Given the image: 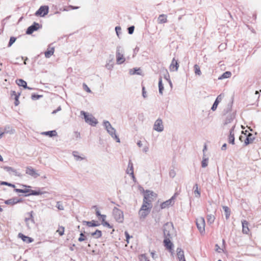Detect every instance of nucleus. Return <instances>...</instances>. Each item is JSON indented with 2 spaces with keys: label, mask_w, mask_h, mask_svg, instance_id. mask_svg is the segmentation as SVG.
Returning a JSON list of instances; mask_svg holds the SVG:
<instances>
[{
  "label": "nucleus",
  "mask_w": 261,
  "mask_h": 261,
  "mask_svg": "<svg viewBox=\"0 0 261 261\" xmlns=\"http://www.w3.org/2000/svg\"><path fill=\"white\" fill-rule=\"evenodd\" d=\"M103 124L105 129L107 130V132L109 134V135L113 138L115 139L117 142H120V139L116 134V129L113 127H112L109 121L104 120L103 122Z\"/></svg>",
  "instance_id": "f257e3e1"
},
{
  "label": "nucleus",
  "mask_w": 261,
  "mask_h": 261,
  "mask_svg": "<svg viewBox=\"0 0 261 261\" xmlns=\"http://www.w3.org/2000/svg\"><path fill=\"white\" fill-rule=\"evenodd\" d=\"M152 204H147L143 202L140 210L139 211V215L141 219H144L149 214Z\"/></svg>",
  "instance_id": "f03ea898"
},
{
  "label": "nucleus",
  "mask_w": 261,
  "mask_h": 261,
  "mask_svg": "<svg viewBox=\"0 0 261 261\" xmlns=\"http://www.w3.org/2000/svg\"><path fill=\"white\" fill-rule=\"evenodd\" d=\"M164 236L165 238H171L174 233V227L172 223H167L164 225Z\"/></svg>",
  "instance_id": "7ed1b4c3"
},
{
  "label": "nucleus",
  "mask_w": 261,
  "mask_h": 261,
  "mask_svg": "<svg viewBox=\"0 0 261 261\" xmlns=\"http://www.w3.org/2000/svg\"><path fill=\"white\" fill-rule=\"evenodd\" d=\"M156 197V194L152 191L146 190L144 195L143 202L152 204L151 202Z\"/></svg>",
  "instance_id": "20e7f679"
},
{
  "label": "nucleus",
  "mask_w": 261,
  "mask_h": 261,
  "mask_svg": "<svg viewBox=\"0 0 261 261\" xmlns=\"http://www.w3.org/2000/svg\"><path fill=\"white\" fill-rule=\"evenodd\" d=\"M81 114L84 116L85 120L87 123L95 126L98 123L97 120L92 115L88 114L83 111H81Z\"/></svg>",
  "instance_id": "39448f33"
},
{
  "label": "nucleus",
  "mask_w": 261,
  "mask_h": 261,
  "mask_svg": "<svg viewBox=\"0 0 261 261\" xmlns=\"http://www.w3.org/2000/svg\"><path fill=\"white\" fill-rule=\"evenodd\" d=\"M123 49L121 46H117L116 48V62L118 64H121L124 62L125 59L122 54Z\"/></svg>",
  "instance_id": "423d86ee"
},
{
  "label": "nucleus",
  "mask_w": 261,
  "mask_h": 261,
  "mask_svg": "<svg viewBox=\"0 0 261 261\" xmlns=\"http://www.w3.org/2000/svg\"><path fill=\"white\" fill-rule=\"evenodd\" d=\"M113 215L115 219L118 222L122 223L123 221V213L119 208L115 207L113 210Z\"/></svg>",
  "instance_id": "0eeeda50"
},
{
  "label": "nucleus",
  "mask_w": 261,
  "mask_h": 261,
  "mask_svg": "<svg viewBox=\"0 0 261 261\" xmlns=\"http://www.w3.org/2000/svg\"><path fill=\"white\" fill-rule=\"evenodd\" d=\"M33 213V211L27 213V215H28V217L25 218V222L26 223L27 226L29 228H31L32 227H33L35 223Z\"/></svg>",
  "instance_id": "6e6552de"
},
{
  "label": "nucleus",
  "mask_w": 261,
  "mask_h": 261,
  "mask_svg": "<svg viewBox=\"0 0 261 261\" xmlns=\"http://www.w3.org/2000/svg\"><path fill=\"white\" fill-rule=\"evenodd\" d=\"M197 227L201 233L205 231V220L204 218L200 217L196 220Z\"/></svg>",
  "instance_id": "1a4fd4ad"
},
{
  "label": "nucleus",
  "mask_w": 261,
  "mask_h": 261,
  "mask_svg": "<svg viewBox=\"0 0 261 261\" xmlns=\"http://www.w3.org/2000/svg\"><path fill=\"white\" fill-rule=\"evenodd\" d=\"M49 8L47 6H42L36 12L35 15L44 16L48 12Z\"/></svg>",
  "instance_id": "9d476101"
},
{
  "label": "nucleus",
  "mask_w": 261,
  "mask_h": 261,
  "mask_svg": "<svg viewBox=\"0 0 261 261\" xmlns=\"http://www.w3.org/2000/svg\"><path fill=\"white\" fill-rule=\"evenodd\" d=\"M153 129L159 132H161L164 130V126L162 120L161 119H158L154 122Z\"/></svg>",
  "instance_id": "9b49d317"
},
{
  "label": "nucleus",
  "mask_w": 261,
  "mask_h": 261,
  "mask_svg": "<svg viewBox=\"0 0 261 261\" xmlns=\"http://www.w3.org/2000/svg\"><path fill=\"white\" fill-rule=\"evenodd\" d=\"M25 173L35 178L40 175L36 170L30 166L26 168Z\"/></svg>",
  "instance_id": "f8f14e48"
},
{
  "label": "nucleus",
  "mask_w": 261,
  "mask_h": 261,
  "mask_svg": "<svg viewBox=\"0 0 261 261\" xmlns=\"http://www.w3.org/2000/svg\"><path fill=\"white\" fill-rule=\"evenodd\" d=\"M40 28V25L38 23L34 22L33 25L30 26L27 30L26 33L27 34H31L34 31H37Z\"/></svg>",
  "instance_id": "ddd939ff"
},
{
  "label": "nucleus",
  "mask_w": 261,
  "mask_h": 261,
  "mask_svg": "<svg viewBox=\"0 0 261 261\" xmlns=\"http://www.w3.org/2000/svg\"><path fill=\"white\" fill-rule=\"evenodd\" d=\"M126 172L127 174L130 175L133 178H135V176L134 174L133 164L130 160H129Z\"/></svg>",
  "instance_id": "4468645a"
},
{
  "label": "nucleus",
  "mask_w": 261,
  "mask_h": 261,
  "mask_svg": "<svg viewBox=\"0 0 261 261\" xmlns=\"http://www.w3.org/2000/svg\"><path fill=\"white\" fill-rule=\"evenodd\" d=\"M178 67L179 65L177 62V61L174 58H173L169 67L170 71H177L178 70Z\"/></svg>",
  "instance_id": "2eb2a0df"
},
{
  "label": "nucleus",
  "mask_w": 261,
  "mask_h": 261,
  "mask_svg": "<svg viewBox=\"0 0 261 261\" xmlns=\"http://www.w3.org/2000/svg\"><path fill=\"white\" fill-rule=\"evenodd\" d=\"M173 199H174V196H173L171 199L162 203L161 204V208L162 209L165 208L166 207H168L170 205H172L174 203Z\"/></svg>",
  "instance_id": "dca6fc26"
},
{
  "label": "nucleus",
  "mask_w": 261,
  "mask_h": 261,
  "mask_svg": "<svg viewBox=\"0 0 261 261\" xmlns=\"http://www.w3.org/2000/svg\"><path fill=\"white\" fill-rule=\"evenodd\" d=\"M254 139L255 138L253 135L251 133H249L247 136H245V139L244 140L245 145H247L251 143Z\"/></svg>",
  "instance_id": "f3484780"
},
{
  "label": "nucleus",
  "mask_w": 261,
  "mask_h": 261,
  "mask_svg": "<svg viewBox=\"0 0 261 261\" xmlns=\"http://www.w3.org/2000/svg\"><path fill=\"white\" fill-rule=\"evenodd\" d=\"M235 126L233 125L229 131V135L228 137V142L230 144H234V136L233 133L234 128Z\"/></svg>",
  "instance_id": "a211bd4d"
},
{
  "label": "nucleus",
  "mask_w": 261,
  "mask_h": 261,
  "mask_svg": "<svg viewBox=\"0 0 261 261\" xmlns=\"http://www.w3.org/2000/svg\"><path fill=\"white\" fill-rule=\"evenodd\" d=\"M164 243L165 246L167 249L169 250H172L173 245L170 241V238H165L164 240Z\"/></svg>",
  "instance_id": "6ab92c4d"
},
{
  "label": "nucleus",
  "mask_w": 261,
  "mask_h": 261,
  "mask_svg": "<svg viewBox=\"0 0 261 261\" xmlns=\"http://www.w3.org/2000/svg\"><path fill=\"white\" fill-rule=\"evenodd\" d=\"M16 83L19 86L23 87L25 89H28L29 90L33 89L32 88L28 87L27 82L22 79L17 80L16 81Z\"/></svg>",
  "instance_id": "aec40b11"
},
{
  "label": "nucleus",
  "mask_w": 261,
  "mask_h": 261,
  "mask_svg": "<svg viewBox=\"0 0 261 261\" xmlns=\"http://www.w3.org/2000/svg\"><path fill=\"white\" fill-rule=\"evenodd\" d=\"M4 169L7 172L9 173H13L15 175L17 176H21V175L20 173H19L16 170L12 168L11 167L5 166L4 167Z\"/></svg>",
  "instance_id": "412c9836"
},
{
  "label": "nucleus",
  "mask_w": 261,
  "mask_h": 261,
  "mask_svg": "<svg viewBox=\"0 0 261 261\" xmlns=\"http://www.w3.org/2000/svg\"><path fill=\"white\" fill-rule=\"evenodd\" d=\"M177 255L179 261H186L184 251L180 248H177Z\"/></svg>",
  "instance_id": "4be33fe9"
},
{
  "label": "nucleus",
  "mask_w": 261,
  "mask_h": 261,
  "mask_svg": "<svg viewBox=\"0 0 261 261\" xmlns=\"http://www.w3.org/2000/svg\"><path fill=\"white\" fill-rule=\"evenodd\" d=\"M242 227H243V228H242L243 232L245 234H248V233L249 231V229L248 228L249 223L246 220H243V221H242Z\"/></svg>",
  "instance_id": "5701e85b"
},
{
  "label": "nucleus",
  "mask_w": 261,
  "mask_h": 261,
  "mask_svg": "<svg viewBox=\"0 0 261 261\" xmlns=\"http://www.w3.org/2000/svg\"><path fill=\"white\" fill-rule=\"evenodd\" d=\"M21 201V200L20 199H18L16 198H13L6 200L5 203L7 204L13 205V204H15L18 202H20Z\"/></svg>",
  "instance_id": "b1692460"
},
{
  "label": "nucleus",
  "mask_w": 261,
  "mask_h": 261,
  "mask_svg": "<svg viewBox=\"0 0 261 261\" xmlns=\"http://www.w3.org/2000/svg\"><path fill=\"white\" fill-rule=\"evenodd\" d=\"M41 134L42 135L48 136L50 137H55L57 136V133L55 130L47 132H42Z\"/></svg>",
  "instance_id": "393cba45"
},
{
  "label": "nucleus",
  "mask_w": 261,
  "mask_h": 261,
  "mask_svg": "<svg viewBox=\"0 0 261 261\" xmlns=\"http://www.w3.org/2000/svg\"><path fill=\"white\" fill-rule=\"evenodd\" d=\"M14 133V130L10 126H6L5 129V131L4 132H1L0 133V139H1L3 137V135L5 133H9L10 134H12Z\"/></svg>",
  "instance_id": "a878e982"
},
{
  "label": "nucleus",
  "mask_w": 261,
  "mask_h": 261,
  "mask_svg": "<svg viewBox=\"0 0 261 261\" xmlns=\"http://www.w3.org/2000/svg\"><path fill=\"white\" fill-rule=\"evenodd\" d=\"M158 23L160 24L167 22V16L165 14L160 15L158 19Z\"/></svg>",
  "instance_id": "bb28decb"
},
{
  "label": "nucleus",
  "mask_w": 261,
  "mask_h": 261,
  "mask_svg": "<svg viewBox=\"0 0 261 261\" xmlns=\"http://www.w3.org/2000/svg\"><path fill=\"white\" fill-rule=\"evenodd\" d=\"M19 238H20L24 242H26L27 243H31L33 242V239L31 238L25 236L23 234L20 233L18 234Z\"/></svg>",
  "instance_id": "cd10ccee"
},
{
  "label": "nucleus",
  "mask_w": 261,
  "mask_h": 261,
  "mask_svg": "<svg viewBox=\"0 0 261 261\" xmlns=\"http://www.w3.org/2000/svg\"><path fill=\"white\" fill-rule=\"evenodd\" d=\"M231 73L230 71H226L223 73L220 77H218L219 80H222L224 79L229 78L231 76Z\"/></svg>",
  "instance_id": "c85d7f7f"
},
{
  "label": "nucleus",
  "mask_w": 261,
  "mask_h": 261,
  "mask_svg": "<svg viewBox=\"0 0 261 261\" xmlns=\"http://www.w3.org/2000/svg\"><path fill=\"white\" fill-rule=\"evenodd\" d=\"M54 47L49 48V49H48V50H47L45 52V53H44L45 56L46 58H49L51 56H52L54 54Z\"/></svg>",
  "instance_id": "c756f323"
},
{
  "label": "nucleus",
  "mask_w": 261,
  "mask_h": 261,
  "mask_svg": "<svg viewBox=\"0 0 261 261\" xmlns=\"http://www.w3.org/2000/svg\"><path fill=\"white\" fill-rule=\"evenodd\" d=\"M208 159L206 158L205 154H203V159L201 162V166L203 168H205L208 165Z\"/></svg>",
  "instance_id": "7c9ffc66"
},
{
  "label": "nucleus",
  "mask_w": 261,
  "mask_h": 261,
  "mask_svg": "<svg viewBox=\"0 0 261 261\" xmlns=\"http://www.w3.org/2000/svg\"><path fill=\"white\" fill-rule=\"evenodd\" d=\"M194 194L196 197L199 198L200 196V192L198 189V187L197 184H195L194 186Z\"/></svg>",
  "instance_id": "2f4dec72"
},
{
  "label": "nucleus",
  "mask_w": 261,
  "mask_h": 261,
  "mask_svg": "<svg viewBox=\"0 0 261 261\" xmlns=\"http://www.w3.org/2000/svg\"><path fill=\"white\" fill-rule=\"evenodd\" d=\"M223 209L224 211L226 219H228L230 215V211L229 208L226 206H223Z\"/></svg>",
  "instance_id": "473e14b6"
},
{
  "label": "nucleus",
  "mask_w": 261,
  "mask_h": 261,
  "mask_svg": "<svg viewBox=\"0 0 261 261\" xmlns=\"http://www.w3.org/2000/svg\"><path fill=\"white\" fill-rule=\"evenodd\" d=\"M78 153V152L76 151H73L72 155L74 157L75 160L77 161L83 160L84 159V158L79 155Z\"/></svg>",
  "instance_id": "72a5a7b5"
},
{
  "label": "nucleus",
  "mask_w": 261,
  "mask_h": 261,
  "mask_svg": "<svg viewBox=\"0 0 261 261\" xmlns=\"http://www.w3.org/2000/svg\"><path fill=\"white\" fill-rule=\"evenodd\" d=\"M114 63L113 60H110L106 65V67L109 70H112L113 68Z\"/></svg>",
  "instance_id": "f704fd0d"
},
{
  "label": "nucleus",
  "mask_w": 261,
  "mask_h": 261,
  "mask_svg": "<svg viewBox=\"0 0 261 261\" xmlns=\"http://www.w3.org/2000/svg\"><path fill=\"white\" fill-rule=\"evenodd\" d=\"M91 236L96 239H98L101 236V231L96 230L95 232L91 233Z\"/></svg>",
  "instance_id": "c9c22d12"
},
{
  "label": "nucleus",
  "mask_w": 261,
  "mask_h": 261,
  "mask_svg": "<svg viewBox=\"0 0 261 261\" xmlns=\"http://www.w3.org/2000/svg\"><path fill=\"white\" fill-rule=\"evenodd\" d=\"M129 73L131 74H141V69L140 68H134L133 69H130L129 71Z\"/></svg>",
  "instance_id": "e433bc0d"
},
{
  "label": "nucleus",
  "mask_w": 261,
  "mask_h": 261,
  "mask_svg": "<svg viewBox=\"0 0 261 261\" xmlns=\"http://www.w3.org/2000/svg\"><path fill=\"white\" fill-rule=\"evenodd\" d=\"M159 93L161 94H163V91L164 90V86L162 84V78L160 77L159 81Z\"/></svg>",
  "instance_id": "4c0bfd02"
},
{
  "label": "nucleus",
  "mask_w": 261,
  "mask_h": 261,
  "mask_svg": "<svg viewBox=\"0 0 261 261\" xmlns=\"http://www.w3.org/2000/svg\"><path fill=\"white\" fill-rule=\"evenodd\" d=\"M84 223H86L87 224V225L89 226V227L97 226H98L99 225L98 223L97 224L95 223L94 221H84Z\"/></svg>",
  "instance_id": "58836bf2"
},
{
  "label": "nucleus",
  "mask_w": 261,
  "mask_h": 261,
  "mask_svg": "<svg viewBox=\"0 0 261 261\" xmlns=\"http://www.w3.org/2000/svg\"><path fill=\"white\" fill-rule=\"evenodd\" d=\"M194 68L195 73L196 75H200L201 74V72L200 71L199 66L197 64H195L194 66Z\"/></svg>",
  "instance_id": "ea45409f"
},
{
  "label": "nucleus",
  "mask_w": 261,
  "mask_h": 261,
  "mask_svg": "<svg viewBox=\"0 0 261 261\" xmlns=\"http://www.w3.org/2000/svg\"><path fill=\"white\" fill-rule=\"evenodd\" d=\"M215 220V217L213 215H208L207 216V222L212 224L214 222Z\"/></svg>",
  "instance_id": "a19ab883"
},
{
  "label": "nucleus",
  "mask_w": 261,
  "mask_h": 261,
  "mask_svg": "<svg viewBox=\"0 0 261 261\" xmlns=\"http://www.w3.org/2000/svg\"><path fill=\"white\" fill-rule=\"evenodd\" d=\"M42 194H43V192L31 190L30 193L28 195H42Z\"/></svg>",
  "instance_id": "79ce46f5"
},
{
  "label": "nucleus",
  "mask_w": 261,
  "mask_h": 261,
  "mask_svg": "<svg viewBox=\"0 0 261 261\" xmlns=\"http://www.w3.org/2000/svg\"><path fill=\"white\" fill-rule=\"evenodd\" d=\"M233 119V117L232 116L230 115L228 116L225 121L224 124L226 125L229 123H230Z\"/></svg>",
  "instance_id": "37998d69"
},
{
  "label": "nucleus",
  "mask_w": 261,
  "mask_h": 261,
  "mask_svg": "<svg viewBox=\"0 0 261 261\" xmlns=\"http://www.w3.org/2000/svg\"><path fill=\"white\" fill-rule=\"evenodd\" d=\"M15 191L16 192H18V193H29V192H30V191H31V190H28V189H15Z\"/></svg>",
  "instance_id": "c03bdc74"
},
{
  "label": "nucleus",
  "mask_w": 261,
  "mask_h": 261,
  "mask_svg": "<svg viewBox=\"0 0 261 261\" xmlns=\"http://www.w3.org/2000/svg\"><path fill=\"white\" fill-rule=\"evenodd\" d=\"M64 227L63 226H60L58 229L57 230V232L59 233L60 236H63L64 232Z\"/></svg>",
  "instance_id": "a18cd8bd"
},
{
  "label": "nucleus",
  "mask_w": 261,
  "mask_h": 261,
  "mask_svg": "<svg viewBox=\"0 0 261 261\" xmlns=\"http://www.w3.org/2000/svg\"><path fill=\"white\" fill-rule=\"evenodd\" d=\"M56 207L59 210H64V206L60 201H58L57 202Z\"/></svg>",
  "instance_id": "49530a36"
},
{
  "label": "nucleus",
  "mask_w": 261,
  "mask_h": 261,
  "mask_svg": "<svg viewBox=\"0 0 261 261\" xmlns=\"http://www.w3.org/2000/svg\"><path fill=\"white\" fill-rule=\"evenodd\" d=\"M16 38L14 37H10V41L8 44V47H10L16 41Z\"/></svg>",
  "instance_id": "de8ad7c7"
},
{
  "label": "nucleus",
  "mask_w": 261,
  "mask_h": 261,
  "mask_svg": "<svg viewBox=\"0 0 261 261\" xmlns=\"http://www.w3.org/2000/svg\"><path fill=\"white\" fill-rule=\"evenodd\" d=\"M41 97H42V95H37V94H33L31 96V98H32V100H34L38 99L39 98H40Z\"/></svg>",
  "instance_id": "09e8293b"
},
{
  "label": "nucleus",
  "mask_w": 261,
  "mask_h": 261,
  "mask_svg": "<svg viewBox=\"0 0 261 261\" xmlns=\"http://www.w3.org/2000/svg\"><path fill=\"white\" fill-rule=\"evenodd\" d=\"M140 261H149L148 257L145 254H142L140 257Z\"/></svg>",
  "instance_id": "8fccbe9b"
},
{
  "label": "nucleus",
  "mask_w": 261,
  "mask_h": 261,
  "mask_svg": "<svg viewBox=\"0 0 261 261\" xmlns=\"http://www.w3.org/2000/svg\"><path fill=\"white\" fill-rule=\"evenodd\" d=\"M218 104H219V102L215 100L214 103H213V105L211 108L212 110L213 111H215L217 108Z\"/></svg>",
  "instance_id": "3c124183"
},
{
  "label": "nucleus",
  "mask_w": 261,
  "mask_h": 261,
  "mask_svg": "<svg viewBox=\"0 0 261 261\" xmlns=\"http://www.w3.org/2000/svg\"><path fill=\"white\" fill-rule=\"evenodd\" d=\"M20 93H18V95H16V96L14 97L15 99V102L14 104L16 106H18L19 104V101L18 100L19 97L20 96Z\"/></svg>",
  "instance_id": "603ef678"
},
{
  "label": "nucleus",
  "mask_w": 261,
  "mask_h": 261,
  "mask_svg": "<svg viewBox=\"0 0 261 261\" xmlns=\"http://www.w3.org/2000/svg\"><path fill=\"white\" fill-rule=\"evenodd\" d=\"M176 175V172L173 169H172V170H170V172H169V176L170 177H172V178H173Z\"/></svg>",
  "instance_id": "864d4df0"
},
{
  "label": "nucleus",
  "mask_w": 261,
  "mask_h": 261,
  "mask_svg": "<svg viewBox=\"0 0 261 261\" xmlns=\"http://www.w3.org/2000/svg\"><path fill=\"white\" fill-rule=\"evenodd\" d=\"M1 185H7V186H8L9 187H13V188L15 187V185H13L12 184H10V183L6 182V181H2L1 182Z\"/></svg>",
  "instance_id": "5fc2aeb1"
},
{
  "label": "nucleus",
  "mask_w": 261,
  "mask_h": 261,
  "mask_svg": "<svg viewBox=\"0 0 261 261\" xmlns=\"http://www.w3.org/2000/svg\"><path fill=\"white\" fill-rule=\"evenodd\" d=\"M134 29H135V27L134 26L132 25V26L129 27L128 28V33L129 34H132L134 33Z\"/></svg>",
  "instance_id": "6e6d98bb"
},
{
  "label": "nucleus",
  "mask_w": 261,
  "mask_h": 261,
  "mask_svg": "<svg viewBox=\"0 0 261 261\" xmlns=\"http://www.w3.org/2000/svg\"><path fill=\"white\" fill-rule=\"evenodd\" d=\"M121 29L120 27L117 26L115 27V31H116V34H117V35L118 36V37H119V34L121 32Z\"/></svg>",
  "instance_id": "4d7b16f0"
},
{
  "label": "nucleus",
  "mask_w": 261,
  "mask_h": 261,
  "mask_svg": "<svg viewBox=\"0 0 261 261\" xmlns=\"http://www.w3.org/2000/svg\"><path fill=\"white\" fill-rule=\"evenodd\" d=\"M85 240V237L83 233H81L80 237L79 238L78 240L80 242H82Z\"/></svg>",
  "instance_id": "13d9d810"
},
{
  "label": "nucleus",
  "mask_w": 261,
  "mask_h": 261,
  "mask_svg": "<svg viewBox=\"0 0 261 261\" xmlns=\"http://www.w3.org/2000/svg\"><path fill=\"white\" fill-rule=\"evenodd\" d=\"M83 87H84V90L85 91H86L87 92H88V93H91V91L90 89V88L85 84H83Z\"/></svg>",
  "instance_id": "bf43d9fd"
},
{
  "label": "nucleus",
  "mask_w": 261,
  "mask_h": 261,
  "mask_svg": "<svg viewBox=\"0 0 261 261\" xmlns=\"http://www.w3.org/2000/svg\"><path fill=\"white\" fill-rule=\"evenodd\" d=\"M223 96L222 94H220L217 96L216 99V100L219 103L222 100Z\"/></svg>",
  "instance_id": "052dcab7"
},
{
  "label": "nucleus",
  "mask_w": 261,
  "mask_h": 261,
  "mask_svg": "<svg viewBox=\"0 0 261 261\" xmlns=\"http://www.w3.org/2000/svg\"><path fill=\"white\" fill-rule=\"evenodd\" d=\"M142 96L144 98H146L147 97L146 92L145 91V87H142Z\"/></svg>",
  "instance_id": "680f3d73"
},
{
  "label": "nucleus",
  "mask_w": 261,
  "mask_h": 261,
  "mask_svg": "<svg viewBox=\"0 0 261 261\" xmlns=\"http://www.w3.org/2000/svg\"><path fill=\"white\" fill-rule=\"evenodd\" d=\"M215 250L218 252H221V249L218 244L215 245Z\"/></svg>",
  "instance_id": "e2e57ef3"
},
{
  "label": "nucleus",
  "mask_w": 261,
  "mask_h": 261,
  "mask_svg": "<svg viewBox=\"0 0 261 261\" xmlns=\"http://www.w3.org/2000/svg\"><path fill=\"white\" fill-rule=\"evenodd\" d=\"M102 225L104 226H107V227H108L109 228H111L112 226L110 225V224L107 221H105L104 222H103L102 223Z\"/></svg>",
  "instance_id": "0e129e2a"
},
{
  "label": "nucleus",
  "mask_w": 261,
  "mask_h": 261,
  "mask_svg": "<svg viewBox=\"0 0 261 261\" xmlns=\"http://www.w3.org/2000/svg\"><path fill=\"white\" fill-rule=\"evenodd\" d=\"M94 207L96 208V215L97 216L100 217L102 215L100 214V212L98 210V208L96 207V206H94Z\"/></svg>",
  "instance_id": "69168bd1"
},
{
  "label": "nucleus",
  "mask_w": 261,
  "mask_h": 261,
  "mask_svg": "<svg viewBox=\"0 0 261 261\" xmlns=\"http://www.w3.org/2000/svg\"><path fill=\"white\" fill-rule=\"evenodd\" d=\"M61 110V106H59V107L57 108V109H56V110H55L53 111L52 112V113H52L53 114H55L56 113H57L58 111H60Z\"/></svg>",
  "instance_id": "338daca9"
},
{
  "label": "nucleus",
  "mask_w": 261,
  "mask_h": 261,
  "mask_svg": "<svg viewBox=\"0 0 261 261\" xmlns=\"http://www.w3.org/2000/svg\"><path fill=\"white\" fill-rule=\"evenodd\" d=\"M125 235L126 237V241L127 243H128V239L130 238V236H129L128 233L126 231L125 232Z\"/></svg>",
  "instance_id": "774afa93"
}]
</instances>
